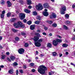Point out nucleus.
I'll use <instances>...</instances> for the list:
<instances>
[{
    "mask_svg": "<svg viewBox=\"0 0 75 75\" xmlns=\"http://www.w3.org/2000/svg\"><path fill=\"white\" fill-rule=\"evenodd\" d=\"M49 75H52L51 74V73L50 72H49Z\"/></svg>",
    "mask_w": 75,
    "mask_h": 75,
    "instance_id": "774afa93",
    "label": "nucleus"
},
{
    "mask_svg": "<svg viewBox=\"0 0 75 75\" xmlns=\"http://www.w3.org/2000/svg\"><path fill=\"white\" fill-rule=\"evenodd\" d=\"M19 71L21 74H23V70L22 69H20L19 70Z\"/></svg>",
    "mask_w": 75,
    "mask_h": 75,
    "instance_id": "e433bc0d",
    "label": "nucleus"
},
{
    "mask_svg": "<svg viewBox=\"0 0 75 75\" xmlns=\"http://www.w3.org/2000/svg\"><path fill=\"white\" fill-rule=\"evenodd\" d=\"M42 40H43V39L42 38L40 39L38 41L39 42H41L42 41Z\"/></svg>",
    "mask_w": 75,
    "mask_h": 75,
    "instance_id": "ea45409f",
    "label": "nucleus"
},
{
    "mask_svg": "<svg viewBox=\"0 0 75 75\" xmlns=\"http://www.w3.org/2000/svg\"><path fill=\"white\" fill-rule=\"evenodd\" d=\"M14 71L13 69H11L8 71V73L10 74H13Z\"/></svg>",
    "mask_w": 75,
    "mask_h": 75,
    "instance_id": "4468645a",
    "label": "nucleus"
},
{
    "mask_svg": "<svg viewBox=\"0 0 75 75\" xmlns=\"http://www.w3.org/2000/svg\"><path fill=\"white\" fill-rule=\"evenodd\" d=\"M40 55L41 57H44V54H41Z\"/></svg>",
    "mask_w": 75,
    "mask_h": 75,
    "instance_id": "69168bd1",
    "label": "nucleus"
},
{
    "mask_svg": "<svg viewBox=\"0 0 75 75\" xmlns=\"http://www.w3.org/2000/svg\"><path fill=\"white\" fill-rule=\"evenodd\" d=\"M6 57V56L4 54H3L1 55V58L2 59H4V57Z\"/></svg>",
    "mask_w": 75,
    "mask_h": 75,
    "instance_id": "c85d7f7f",
    "label": "nucleus"
},
{
    "mask_svg": "<svg viewBox=\"0 0 75 75\" xmlns=\"http://www.w3.org/2000/svg\"><path fill=\"white\" fill-rule=\"evenodd\" d=\"M24 11H25L26 13H30V10L26 9H24Z\"/></svg>",
    "mask_w": 75,
    "mask_h": 75,
    "instance_id": "ddd939ff",
    "label": "nucleus"
},
{
    "mask_svg": "<svg viewBox=\"0 0 75 75\" xmlns=\"http://www.w3.org/2000/svg\"><path fill=\"white\" fill-rule=\"evenodd\" d=\"M32 23V22L31 21H28L27 22V24H28V25H30V24H31Z\"/></svg>",
    "mask_w": 75,
    "mask_h": 75,
    "instance_id": "72a5a7b5",
    "label": "nucleus"
},
{
    "mask_svg": "<svg viewBox=\"0 0 75 75\" xmlns=\"http://www.w3.org/2000/svg\"><path fill=\"white\" fill-rule=\"evenodd\" d=\"M71 65H73V66H74L75 65V64H74V63H71Z\"/></svg>",
    "mask_w": 75,
    "mask_h": 75,
    "instance_id": "052dcab7",
    "label": "nucleus"
},
{
    "mask_svg": "<svg viewBox=\"0 0 75 75\" xmlns=\"http://www.w3.org/2000/svg\"><path fill=\"white\" fill-rule=\"evenodd\" d=\"M16 75H18V70H16Z\"/></svg>",
    "mask_w": 75,
    "mask_h": 75,
    "instance_id": "864d4df0",
    "label": "nucleus"
},
{
    "mask_svg": "<svg viewBox=\"0 0 75 75\" xmlns=\"http://www.w3.org/2000/svg\"><path fill=\"white\" fill-rule=\"evenodd\" d=\"M72 7L73 8H75V4H73L72 6Z\"/></svg>",
    "mask_w": 75,
    "mask_h": 75,
    "instance_id": "8fccbe9b",
    "label": "nucleus"
},
{
    "mask_svg": "<svg viewBox=\"0 0 75 75\" xmlns=\"http://www.w3.org/2000/svg\"><path fill=\"white\" fill-rule=\"evenodd\" d=\"M2 1L1 2V4H2V5H3V4H4V3H5V2H4V1L3 0H1Z\"/></svg>",
    "mask_w": 75,
    "mask_h": 75,
    "instance_id": "c9c22d12",
    "label": "nucleus"
},
{
    "mask_svg": "<svg viewBox=\"0 0 75 75\" xmlns=\"http://www.w3.org/2000/svg\"><path fill=\"white\" fill-rule=\"evenodd\" d=\"M57 41V42L58 43V42H62V40L59 39H57L56 40Z\"/></svg>",
    "mask_w": 75,
    "mask_h": 75,
    "instance_id": "aec40b11",
    "label": "nucleus"
},
{
    "mask_svg": "<svg viewBox=\"0 0 75 75\" xmlns=\"http://www.w3.org/2000/svg\"><path fill=\"white\" fill-rule=\"evenodd\" d=\"M28 45H29L28 43H25V47H28Z\"/></svg>",
    "mask_w": 75,
    "mask_h": 75,
    "instance_id": "c756f323",
    "label": "nucleus"
},
{
    "mask_svg": "<svg viewBox=\"0 0 75 75\" xmlns=\"http://www.w3.org/2000/svg\"><path fill=\"white\" fill-rule=\"evenodd\" d=\"M62 47L65 48L68 47V45L67 44H64L62 45Z\"/></svg>",
    "mask_w": 75,
    "mask_h": 75,
    "instance_id": "4be33fe9",
    "label": "nucleus"
},
{
    "mask_svg": "<svg viewBox=\"0 0 75 75\" xmlns=\"http://www.w3.org/2000/svg\"><path fill=\"white\" fill-rule=\"evenodd\" d=\"M18 52L20 54H23L24 52V50L23 48H21L18 50Z\"/></svg>",
    "mask_w": 75,
    "mask_h": 75,
    "instance_id": "0eeeda50",
    "label": "nucleus"
},
{
    "mask_svg": "<svg viewBox=\"0 0 75 75\" xmlns=\"http://www.w3.org/2000/svg\"><path fill=\"white\" fill-rule=\"evenodd\" d=\"M57 54V53L55 52H53L52 53V56L55 57V56H56Z\"/></svg>",
    "mask_w": 75,
    "mask_h": 75,
    "instance_id": "cd10ccee",
    "label": "nucleus"
},
{
    "mask_svg": "<svg viewBox=\"0 0 75 75\" xmlns=\"http://www.w3.org/2000/svg\"><path fill=\"white\" fill-rule=\"evenodd\" d=\"M42 34H43L44 35H47V34L46 33H45V32L43 33H42Z\"/></svg>",
    "mask_w": 75,
    "mask_h": 75,
    "instance_id": "4d7b16f0",
    "label": "nucleus"
},
{
    "mask_svg": "<svg viewBox=\"0 0 75 75\" xmlns=\"http://www.w3.org/2000/svg\"><path fill=\"white\" fill-rule=\"evenodd\" d=\"M4 14H1V18H4Z\"/></svg>",
    "mask_w": 75,
    "mask_h": 75,
    "instance_id": "a19ab883",
    "label": "nucleus"
},
{
    "mask_svg": "<svg viewBox=\"0 0 75 75\" xmlns=\"http://www.w3.org/2000/svg\"><path fill=\"white\" fill-rule=\"evenodd\" d=\"M7 59L8 60V61H10V62H11V60L10 59V58L9 57H7Z\"/></svg>",
    "mask_w": 75,
    "mask_h": 75,
    "instance_id": "c03bdc74",
    "label": "nucleus"
},
{
    "mask_svg": "<svg viewBox=\"0 0 75 75\" xmlns=\"http://www.w3.org/2000/svg\"><path fill=\"white\" fill-rule=\"evenodd\" d=\"M36 35H37V36H38L39 37H41V35L40 34L38 33H35Z\"/></svg>",
    "mask_w": 75,
    "mask_h": 75,
    "instance_id": "4c0bfd02",
    "label": "nucleus"
},
{
    "mask_svg": "<svg viewBox=\"0 0 75 75\" xmlns=\"http://www.w3.org/2000/svg\"><path fill=\"white\" fill-rule=\"evenodd\" d=\"M72 39L73 40H75V36H74V37Z\"/></svg>",
    "mask_w": 75,
    "mask_h": 75,
    "instance_id": "338daca9",
    "label": "nucleus"
},
{
    "mask_svg": "<svg viewBox=\"0 0 75 75\" xmlns=\"http://www.w3.org/2000/svg\"><path fill=\"white\" fill-rule=\"evenodd\" d=\"M64 28L65 30H68V27L65 25H64Z\"/></svg>",
    "mask_w": 75,
    "mask_h": 75,
    "instance_id": "f704fd0d",
    "label": "nucleus"
},
{
    "mask_svg": "<svg viewBox=\"0 0 75 75\" xmlns=\"http://www.w3.org/2000/svg\"><path fill=\"white\" fill-rule=\"evenodd\" d=\"M56 14L54 13H52V15L50 16V18H56Z\"/></svg>",
    "mask_w": 75,
    "mask_h": 75,
    "instance_id": "9d476101",
    "label": "nucleus"
},
{
    "mask_svg": "<svg viewBox=\"0 0 75 75\" xmlns=\"http://www.w3.org/2000/svg\"><path fill=\"white\" fill-rule=\"evenodd\" d=\"M57 37H58L59 38H61L62 37H61V36L59 35H57Z\"/></svg>",
    "mask_w": 75,
    "mask_h": 75,
    "instance_id": "6e6d98bb",
    "label": "nucleus"
},
{
    "mask_svg": "<svg viewBox=\"0 0 75 75\" xmlns=\"http://www.w3.org/2000/svg\"><path fill=\"white\" fill-rule=\"evenodd\" d=\"M32 71L33 72H35V69H32Z\"/></svg>",
    "mask_w": 75,
    "mask_h": 75,
    "instance_id": "3c124183",
    "label": "nucleus"
},
{
    "mask_svg": "<svg viewBox=\"0 0 75 75\" xmlns=\"http://www.w3.org/2000/svg\"><path fill=\"white\" fill-rule=\"evenodd\" d=\"M30 65L31 67H33V66H34V64L33 63H31L30 64Z\"/></svg>",
    "mask_w": 75,
    "mask_h": 75,
    "instance_id": "de8ad7c7",
    "label": "nucleus"
},
{
    "mask_svg": "<svg viewBox=\"0 0 75 75\" xmlns=\"http://www.w3.org/2000/svg\"><path fill=\"white\" fill-rule=\"evenodd\" d=\"M23 21L25 23H26V22H27V20L25 19H24V20H23Z\"/></svg>",
    "mask_w": 75,
    "mask_h": 75,
    "instance_id": "09e8293b",
    "label": "nucleus"
},
{
    "mask_svg": "<svg viewBox=\"0 0 75 75\" xmlns=\"http://www.w3.org/2000/svg\"><path fill=\"white\" fill-rule=\"evenodd\" d=\"M28 8L29 9H31V8H32V7L31 6H29L28 7Z\"/></svg>",
    "mask_w": 75,
    "mask_h": 75,
    "instance_id": "5fc2aeb1",
    "label": "nucleus"
},
{
    "mask_svg": "<svg viewBox=\"0 0 75 75\" xmlns=\"http://www.w3.org/2000/svg\"><path fill=\"white\" fill-rule=\"evenodd\" d=\"M39 38L38 36H35L34 40L35 41V45L36 47H40L41 46V43L38 42Z\"/></svg>",
    "mask_w": 75,
    "mask_h": 75,
    "instance_id": "7ed1b4c3",
    "label": "nucleus"
},
{
    "mask_svg": "<svg viewBox=\"0 0 75 75\" xmlns=\"http://www.w3.org/2000/svg\"><path fill=\"white\" fill-rule=\"evenodd\" d=\"M14 26L16 28H18L19 27L24 28L25 26L22 24V23L20 22H18L17 23H15L14 24Z\"/></svg>",
    "mask_w": 75,
    "mask_h": 75,
    "instance_id": "f03ea898",
    "label": "nucleus"
},
{
    "mask_svg": "<svg viewBox=\"0 0 75 75\" xmlns=\"http://www.w3.org/2000/svg\"><path fill=\"white\" fill-rule=\"evenodd\" d=\"M7 3L8 4V7H11V3L10 2V1H7Z\"/></svg>",
    "mask_w": 75,
    "mask_h": 75,
    "instance_id": "f8f14e48",
    "label": "nucleus"
},
{
    "mask_svg": "<svg viewBox=\"0 0 75 75\" xmlns=\"http://www.w3.org/2000/svg\"><path fill=\"white\" fill-rule=\"evenodd\" d=\"M5 13H6V11H3L2 12V14H4H4H5Z\"/></svg>",
    "mask_w": 75,
    "mask_h": 75,
    "instance_id": "49530a36",
    "label": "nucleus"
},
{
    "mask_svg": "<svg viewBox=\"0 0 75 75\" xmlns=\"http://www.w3.org/2000/svg\"><path fill=\"white\" fill-rule=\"evenodd\" d=\"M46 22L49 23V24H52V21H47Z\"/></svg>",
    "mask_w": 75,
    "mask_h": 75,
    "instance_id": "a878e982",
    "label": "nucleus"
},
{
    "mask_svg": "<svg viewBox=\"0 0 75 75\" xmlns=\"http://www.w3.org/2000/svg\"><path fill=\"white\" fill-rule=\"evenodd\" d=\"M47 45V47H48L49 48H51V47H52V45H51V44L50 43H48Z\"/></svg>",
    "mask_w": 75,
    "mask_h": 75,
    "instance_id": "f3484780",
    "label": "nucleus"
},
{
    "mask_svg": "<svg viewBox=\"0 0 75 75\" xmlns=\"http://www.w3.org/2000/svg\"><path fill=\"white\" fill-rule=\"evenodd\" d=\"M12 31H13V32L14 33H16L18 31V30H16L14 28H12Z\"/></svg>",
    "mask_w": 75,
    "mask_h": 75,
    "instance_id": "6ab92c4d",
    "label": "nucleus"
},
{
    "mask_svg": "<svg viewBox=\"0 0 75 75\" xmlns=\"http://www.w3.org/2000/svg\"><path fill=\"white\" fill-rule=\"evenodd\" d=\"M52 27H57V24L56 23H54L52 24Z\"/></svg>",
    "mask_w": 75,
    "mask_h": 75,
    "instance_id": "b1692460",
    "label": "nucleus"
},
{
    "mask_svg": "<svg viewBox=\"0 0 75 75\" xmlns=\"http://www.w3.org/2000/svg\"><path fill=\"white\" fill-rule=\"evenodd\" d=\"M47 70V68L44 65L40 66L38 68V71L41 74H44L45 71Z\"/></svg>",
    "mask_w": 75,
    "mask_h": 75,
    "instance_id": "f257e3e1",
    "label": "nucleus"
},
{
    "mask_svg": "<svg viewBox=\"0 0 75 75\" xmlns=\"http://www.w3.org/2000/svg\"><path fill=\"white\" fill-rule=\"evenodd\" d=\"M66 10V7L65 6H63L60 10V13L61 14H65V11Z\"/></svg>",
    "mask_w": 75,
    "mask_h": 75,
    "instance_id": "20e7f679",
    "label": "nucleus"
},
{
    "mask_svg": "<svg viewBox=\"0 0 75 75\" xmlns=\"http://www.w3.org/2000/svg\"><path fill=\"white\" fill-rule=\"evenodd\" d=\"M43 14L44 16H48V13L47 12H44L43 13Z\"/></svg>",
    "mask_w": 75,
    "mask_h": 75,
    "instance_id": "2eb2a0df",
    "label": "nucleus"
},
{
    "mask_svg": "<svg viewBox=\"0 0 75 75\" xmlns=\"http://www.w3.org/2000/svg\"><path fill=\"white\" fill-rule=\"evenodd\" d=\"M13 67H16V66H17L18 65V64L16 62H14L13 63Z\"/></svg>",
    "mask_w": 75,
    "mask_h": 75,
    "instance_id": "412c9836",
    "label": "nucleus"
},
{
    "mask_svg": "<svg viewBox=\"0 0 75 75\" xmlns=\"http://www.w3.org/2000/svg\"><path fill=\"white\" fill-rule=\"evenodd\" d=\"M15 40L16 41H18V40H19V38L18 37H16L15 38Z\"/></svg>",
    "mask_w": 75,
    "mask_h": 75,
    "instance_id": "79ce46f5",
    "label": "nucleus"
},
{
    "mask_svg": "<svg viewBox=\"0 0 75 75\" xmlns=\"http://www.w3.org/2000/svg\"><path fill=\"white\" fill-rule=\"evenodd\" d=\"M7 17H9L10 16H11V13L9 12L7 14Z\"/></svg>",
    "mask_w": 75,
    "mask_h": 75,
    "instance_id": "bb28decb",
    "label": "nucleus"
},
{
    "mask_svg": "<svg viewBox=\"0 0 75 75\" xmlns=\"http://www.w3.org/2000/svg\"><path fill=\"white\" fill-rule=\"evenodd\" d=\"M10 58L12 61H14V59H15V58H16V57H15L14 56H11L10 57Z\"/></svg>",
    "mask_w": 75,
    "mask_h": 75,
    "instance_id": "a211bd4d",
    "label": "nucleus"
},
{
    "mask_svg": "<svg viewBox=\"0 0 75 75\" xmlns=\"http://www.w3.org/2000/svg\"><path fill=\"white\" fill-rule=\"evenodd\" d=\"M59 57H61L62 56V54H59Z\"/></svg>",
    "mask_w": 75,
    "mask_h": 75,
    "instance_id": "680f3d73",
    "label": "nucleus"
},
{
    "mask_svg": "<svg viewBox=\"0 0 75 75\" xmlns=\"http://www.w3.org/2000/svg\"><path fill=\"white\" fill-rule=\"evenodd\" d=\"M16 20V19L15 18H12L11 19V21H12V22H14V21H15Z\"/></svg>",
    "mask_w": 75,
    "mask_h": 75,
    "instance_id": "58836bf2",
    "label": "nucleus"
},
{
    "mask_svg": "<svg viewBox=\"0 0 75 75\" xmlns=\"http://www.w3.org/2000/svg\"><path fill=\"white\" fill-rule=\"evenodd\" d=\"M36 8L38 10H41L43 9V6L41 5V4H40L38 6H36Z\"/></svg>",
    "mask_w": 75,
    "mask_h": 75,
    "instance_id": "423d86ee",
    "label": "nucleus"
},
{
    "mask_svg": "<svg viewBox=\"0 0 75 75\" xmlns=\"http://www.w3.org/2000/svg\"><path fill=\"white\" fill-rule=\"evenodd\" d=\"M6 55H8L10 54V53L8 52H6Z\"/></svg>",
    "mask_w": 75,
    "mask_h": 75,
    "instance_id": "13d9d810",
    "label": "nucleus"
},
{
    "mask_svg": "<svg viewBox=\"0 0 75 75\" xmlns=\"http://www.w3.org/2000/svg\"><path fill=\"white\" fill-rule=\"evenodd\" d=\"M49 35L50 36H52V33H50Z\"/></svg>",
    "mask_w": 75,
    "mask_h": 75,
    "instance_id": "e2e57ef3",
    "label": "nucleus"
},
{
    "mask_svg": "<svg viewBox=\"0 0 75 75\" xmlns=\"http://www.w3.org/2000/svg\"><path fill=\"white\" fill-rule=\"evenodd\" d=\"M23 68L24 69H25L26 68H27V66H23Z\"/></svg>",
    "mask_w": 75,
    "mask_h": 75,
    "instance_id": "bf43d9fd",
    "label": "nucleus"
},
{
    "mask_svg": "<svg viewBox=\"0 0 75 75\" xmlns=\"http://www.w3.org/2000/svg\"><path fill=\"white\" fill-rule=\"evenodd\" d=\"M28 2V4L29 5H30V4H32V2L31 0H27Z\"/></svg>",
    "mask_w": 75,
    "mask_h": 75,
    "instance_id": "dca6fc26",
    "label": "nucleus"
},
{
    "mask_svg": "<svg viewBox=\"0 0 75 75\" xmlns=\"http://www.w3.org/2000/svg\"><path fill=\"white\" fill-rule=\"evenodd\" d=\"M37 20H41V17L39 16H37L36 17Z\"/></svg>",
    "mask_w": 75,
    "mask_h": 75,
    "instance_id": "2f4dec72",
    "label": "nucleus"
},
{
    "mask_svg": "<svg viewBox=\"0 0 75 75\" xmlns=\"http://www.w3.org/2000/svg\"><path fill=\"white\" fill-rule=\"evenodd\" d=\"M44 29L45 30H47L48 29V28L46 27H45Z\"/></svg>",
    "mask_w": 75,
    "mask_h": 75,
    "instance_id": "603ef678",
    "label": "nucleus"
},
{
    "mask_svg": "<svg viewBox=\"0 0 75 75\" xmlns=\"http://www.w3.org/2000/svg\"><path fill=\"white\" fill-rule=\"evenodd\" d=\"M26 61H28V62H30L31 61V60L30 59H27L26 60Z\"/></svg>",
    "mask_w": 75,
    "mask_h": 75,
    "instance_id": "37998d69",
    "label": "nucleus"
},
{
    "mask_svg": "<svg viewBox=\"0 0 75 75\" xmlns=\"http://www.w3.org/2000/svg\"><path fill=\"white\" fill-rule=\"evenodd\" d=\"M33 16H37V13L35 11H34L33 12Z\"/></svg>",
    "mask_w": 75,
    "mask_h": 75,
    "instance_id": "393cba45",
    "label": "nucleus"
},
{
    "mask_svg": "<svg viewBox=\"0 0 75 75\" xmlns=\"http://www.w3.org/2000/svg\"><path fill=\"white\" fill-rule=\"evenodd\" d=\"M21 35H26V34H25V33H24V32H22L21 33Z\"/></svg>",
    "mask_w": 75,
    "mask_h": 75,
    "instance_id": "a18cd8bd",
    "label": "nucleus"
},
{
    "mask_svg": "<svg viewBox=\"0 0 75 75\" xmlns=\"http://www.w3.org/2000/svg\"><path fill=\"white\" fill-rule=\"evenodd\" d=\"M19 17L21 20H24L25 18V15L24 13H21L19 14Z\"/></svg>",
    "mask_w": 75,
    "mask_h": 75,
    "instance_id": "39448f33",
    "label": "nucleus"
},
{
    "mask_svg": "<svg viewBox=\"0 0 75 75\" xmlns=\"http://www.w3.org/2000/svg\"><path fill=\"white\" fill-rule=\"evenodd\" d=\"M58 44V42L56 40H54L53 41V44L54 46H57Z\"/></svg>",
    "mask_w": 75,
    "mask_h": 75,
    "instance_id": "1a4fd4ad",
    "label": "nucleus"
},
{
    "mask_svg": "<svg viewBox=\"0 0 75 75\" xmlns=\"http://www.w3.org/2000/svg\"><path fill=\"white\" fill-rule=\"evenodd\" d=\"M43 7L46 8H48L50 7V6L48 3H45L43 4Z\"/></svg>",
    "mask_w": 75,
    "mask_h": 75,
    "instance_id": "6e6552de",
    "label": "nucleus"
},
{
    "mask_svg": "<svg viewBox=\"0 0 75 75\" xmlns=\"http://www.w3.org/2000/svg\"><path fill=\"white\" fill-rule=\"evenodd\" d=\"M65 17H66V18H69V15L67 14L65 15Z\"/></svg>",
    "mask_w": 75,
    "mask_h": 75,
    "instance_id": "7c9ffc66",
    "label": "nucleus"
},
{
    "mask_svg": "<svg viewBox=\"0 0 75 75\" xmlns=\"http://www.w3.org/2000/svg\"><path fill=\"white\" fill-rule=\"evenodd\" d=\"M65 24H70V22L68 21H65Z\"/></svg>",
    "mask_w": 75,
    "mask_h": 75,
    "instance_id": "473e14b6",
    "label": "nucleus"
},
{
    "mask_svg": "<svg viewBox=\"0 0 75 75\" xmlns=\"http://www.w3.org/2000/svg\"><path fill=\"white\" fill-rule=\"evenodd\" d=\"M3 38L1 36H0V41H1L2 40Z\"/></svg>",
    "mask_w": 75,
    "mask_h": 75,
    "instance_id": "0e129e2a",
    "label": "nucleus"
},
{
    "mask_svg": "<svg viewBox=\"0 0 75 75\" xmlns=\"http://www.w3.org/2000/svg\"><path fill=\"white\" fill-rule=\"evenodd\" d=\"M30 28L31 30H33L35 28V25H32L30 26Z\"/></svg>",
    "mask_w": 75,
    "mask_h": 75,
    "instance_id": "9b49d317",
    "label": "nucleus"
},
{
    "mask_svg": "<svg viewBox=\"0 0 75 75\" xmlns=\"http://www.w3.org/2000/svg\"><path fill=\"white\" fill-rule=\"evenodd\" d=\"M34 23L36 24H40V21H35Z\"/></svg>",
    "mask_w": 75,
    "mask_h": 75,
    "instance_id": "5701e85b",
    "label": "nucleus"
}]
</instances>
